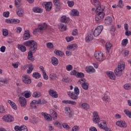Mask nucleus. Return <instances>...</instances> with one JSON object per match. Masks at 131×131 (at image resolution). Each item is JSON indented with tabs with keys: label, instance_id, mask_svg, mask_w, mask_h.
I'll return each mask as SVG.
<instances>
[{
	"label": "nucleus",
	"instance_id": "338daca9",
	"mask_svg": "<svg viewBox=\"0 0 131 131\" xmlns=\"http://www.w3.org/2000/svg\"><path fill=\"white\" fill-rule=\"evenodd\" d=\"M89 131H98V130L97 129V128H96V127L91 126L89 129Z\"/></svg>",
	"mask_w": 131,
	"mask_h": 131
},
{
	"label": "nucleus",
	"instance_id": "603ef678",
	"mask_svg": "<svg viewBox=\"0 0 131 131\" xmlns=\"http://www.w3.org/2000/svg\"><path fill=\"white\" fill-rule=\"evenodd\" d=\"M3 34L4 36H8L9 35V31L7 29L3 30Z\"/></svg>",
	"mask_w": 131,
	"mask_h": 131
},
{
	"label": "nucleus",
	"instance_id": "a211bd4d",
	"mask_svg": "<svg viewBox=\"0 0 131 131\" xmlns=\"http://www.w3.org/2000/svg\"><path fill=\"white\" fill-rule=\"evenodd\" d=\"M98 123V126L102 129H105L107 127V124L105 121H99Z\"/></svg>",
	"mask_w": 131,
	"mask_h": 131
},
{
	"label": "nucleus",
	"instance_id": "c03bdc74",
	"mask_svg": "<svg viewBox=\"0 0 131 131\" xmlns=\"http://www.w3.org/2000/svg\"><path fill=\"white\" fill-rule=\"evenodd\" d=\"M124 112L126 114V116L131 118V112L128 110H124Z\"/></svg>",
	"mask_w": 131,
	"mask_h": 131
},
{
	"label": "nucleus",
	"instance_id": "aec40b11",
	"mask_svg": "<svg viewBox=\"0 0 131 131\" xmlns=\"http://www.w3.org/2000/svg\"><path fill=\"white\" fill-rule=\"evenodd\" d=\"M29 38H30V32L29 30H26L23 36V39L24 40H27V39H29Z\"/></svg>",
	"mask_w": 131,
	"mask_h": 131
},
{
	"label": "nucleus",
	"instance_id": "a878e982",
	"mask_svg": "<svg viewBox=\"0 0 131 131\" xmlns=\"http://www.w3.org/2000/svg\"><path fill=\"white\" fill-rule=\"evenodd\" d=\"M77 48V45L74 44H71L67 47V50L68 51H75V49Z\"/></svg>",
	"mask_w": 131,
	"mask_h": 131
},
{
	"label": "nucleus",
	"instance_id": "393cba45",
	"mask_svg": "<svg viewBox=\"0 0 131 131\" xmlns=\"http://www.w3.org/2000/svg\"><path fill=\"white\" fill-rule=\"evenodd\" d=\"M16 13L18 17H23L24 10L22 8H18L16 10Z\"/></svg>",
	"mask_w": 131,
	"mask_h": 131
},
{
	"label": "nucleus",
	"instance_id": "5701e85b",
	"mask_svg": "<svg viewBox=\"0 0 131 131\" xmlns=\"http://www.w3.org/2000/svg\"><path fill=\"white\" fill-rule=\"evenodd\" d=\"M85 70L88 73H95L96 70L94 69L93 66H90L85 68Z\"/></svg>",
	"mask_w": 131,
	"mask_h": 131
},
{
	"label": "nucleus",
	"instance_id": "a19ab883",
	"mask_svg": "<svg viewBox=\"0 0 131 131\" xmlns=\"http://www.w3.org/2000/svg\"><path fill=\"white\" fill-rule=\"evenodd\" d=\"M33 98H39L41 96V93L39 92H35L32 95Z\"/></svg>",
	"mask_w": 131,
	"mask_h": 131
},
{
	"label": "nucleus",
	"instance_id": "58836bf2",
	"mask_svg": "<svg viewBox=\"0 0 131 131\" xmlns=\"http://www.w3.org/2000/svg\"><path fill=\"white\" fill-rule=\"evenodd\" d=\"M120 73V70L119 69H116L115 70V74L116 75V76H121V75L122 74V71H121V74Z\"/></svg>",
	"mask_w": 131,
	"mask_h": 131
},
{
	"label": "nucleus",
	"instance_id": "774afa93",
	"mask_svg": "<svg viewBox=\"0 0 131 131\" xmlns=\"http://www.w3.org/2000/svg\"><path fill=\"white\" fill-rule=\"evenodd\" d=\"M79 127L78 126H75L72 128V131H78Z\"/></svg>",
	"mask_w": 131,
	"mask_h": 131
},
{
	"label": "nucleus",
	"instance_id": "6e6d98bb",
	"mask_svg": "<svg viewBox=\"0 0 131 131\" xmlns=\"http://www.w3.org/2000/svg\"><path fill=\"white\" fill-rule=\"evenodd\" d=\"M66 38L68 42H70V41H72V40L74 39V37H73V36L67 37Z\"/></svg>",
	"mask_w": 131,
	"mask_h": 131
},
{
	"label": "nucleus",
	"instance_id": "4d7b16f0",
	"mask_svg": "<svg viewBox=\"0 0 131 131\" xmlns=\"http://www.w3.org/2000/svg\"><path fill=\"white\" fill-rule=\"evenodd\" d=\"M3 16L4 17H5V18H9V16H10V12H4L3 13Z\"/></svg>",
	"mask_w": 131,
	"mask_h": 131
},
{
	"label": "nucleus",
	"instance_id": "864d4df0",
	"mask_svg": "<svg viewBox=\"0 0 131 131\" xmlns=\"http://www.w3.org/2000/svg\"><path fill=\"white\" fill-rule=\"evenodd\" d=\"M67 4H68L69 7H70V8H72V7H73V6H74V1H68Z\"/></svg>",
	"mask_w": 131,
	"mask_h": 131
},
{
	"label": "nucleus",
	"instance_id": "2eb2a0df",
	"mask_svg": "<svg viewBox=\"0 0 131 131\" xmlns=\"http://www.w3.org/2000/svg\"><path fill=\"white\" fill-rule=\"evenodd\" d=\"M3 120H4V121H6V122H12V121H14V118L11 115L4 116L3 117Z\"/></svg>",
	"mask_w": 131,
	"mask_h": 131
},
{
	"label": "nucleus",
	"instance_id": "7c9ffc66",
	"mask_svg": "<svg viewBox=\"0 0 131 131\" xmlns=\"http://www.w3.org/2000/svg\"><path fill=\"white\" fill-rule=\"evenodd\" d=\"M59 63V60H58V58H56L55 57H52V63L54 66H57L58 65V63Z\"/></svg>",
	"mask_w": 131,
	"mask_h": 131
},
{
	"label": "nucleus",
	"instance_id": "4c0bfd02",
	"mask_svg": "<svg viewBox=\"0 0 131 131\" xmlns=\"http://www.w3.org/2000/svg\"><path fill=\"white\" fill-rule=\"evenodd\" d=\"M33 12H34V13H42V9L39 7H34L33 8Z\"/></svg>",
	"mask_w": 131,
	"mask_h": 131
},
{
	"label": "nucleus",
	"instance_id": "0e129e2a",
	"mask_svg": "<svg viewBox=\"0 0 131 131\" xmlns=\"http://www.w3.org/2000/svg\"><path fill=\"white\" fill-rule=\"evenodd\" d=\"M20 2H21V0H15V6H16V7H19V5Z\"/></svg>",
	"mask_w": 131,
	"mask_h": 131
},
{
	"label": "nucleus",
	"instance_id": "6ab92c4d",
	"mask_svg": "<svg viewBox=\"0 0 131 131\" xmlns=\"http://www.w3.org/2000/svg\"><path fill=\"white\" fill-rule=\"evenodd\" d=\"M125 68V64H124V62L123 61H120L118 66V69L120 70V74H121V71H123L124 70V69Z\"/></svg>",
	"mask_w": 131,
	"mask_h": 131
},
{
	"label": "nucleus",
	"instance_id": "423d86ee",
	"mask_svg": "<svg viewBox=\"0 0 131 131\" xmlns=\"http://www.w3.org/2000/svg\"><path fill=\"white\" fill-rule=\"evenodd\" d=\"M48 28V26L46 23L40 24L38 25V28L34 30V32H40V31H43Z\"/></svg>",
	"mask_w": 131,
	"mask_h": 131
},
{
	"label": "nucleus",
	"instance_id": "37998d69",
	"mask_svg": "<svg viewBox=\"0 0 131 131\" xmlns=\"http://www.w3.org/2000/svg\"><path fill=\"white\" fill-rule=\"evenodd\" d=\"M91 40H93V36H92V34L88 35L85 38L86 42H90Z\"/></svg>",
	"mask_w": 131,
	"mask_h": 131
},
{
	"label": "nucleus",
	"instance_id": "f704fd0d",
	"mask_svg": "<svg viewBox=\"0 0 131 131\" xmlns=\"http://www.w3.org/2000/svg\"><path fill=\"white\" fill-rule=\"evenodd\" d=\"M60 21L62 23H67L69 21V18L66 17V16H63L61 17Z\"/></svg>",
	"mask_w": 131,
	"mask_h": 131
},
{
	"label": "nucleus",
	"instance_id": "e2e57ef3",
	"mask_svg": "<svg viewBox=\"0 0 131 131\" xmlns=\"http://www.w3.org/2000/svg\"><path fill=\"white\" fill-rule=\"evenodd\" d=\"M17 33H20L22 31V28L18 27L16 28Z\"/></svg>",
	"mask_w": 131,
	"mask_h": 131
},
{
	"label": "nucleus",
	"instance_id": "cd10ccee",
	"mask_svg": "<svg viewBox=\"0 0 131 131\" xmlns=\"http://www.w3.org/2000/svg\"><path fill=\"white\" fill-rule=\"evenodd\" d=\"M17 48L19 51H21L23 53H25V51H27L26 47L24 46L23 45L18 44L17 45Z\"/></svg>",
	"mask_w": 131,
	"mask_h": 131
},
{
	"label": "nucleus",
	"instance_id": "5fc2aeb1",
	"mask_svg": "<svg viewBox=\"0 0 131 131\" xmlns=\"http://www.w3.org/2000/svg\"><path fill=\"white\" fill-rule=\"evenodd\" d=\"M62 126L63 128H66V129H70V126L67 124V123H63Z\"/></svg>",
	"mask_w": 131,
	"mask_h": 131
},
{
	"label": "nucleus",
	"instance_id": "ddd939ff",
	"mask_svg": "<svg viewBox=\"0 0 131 131\" xmlns=\"http://www.w3.org/2000/svg\"><path fill=\"white\" fill-rule=\"evenodd\" d=\"M14 129L15 131H28V129H27V127L25 125H22V126H18L16 125L14 127Z\"/></svg>",
	"mask_w": 131,
	"mask_h": 131
},
{
	"label": "nucleus",
	"instance_id": "680f3d73",
	"mask_svg": "<svg viewBox=\"0 0 131 131\" xmlns=\"http://www.w3.org/2000/svg\"><path fill=\"white\" fill-rule=\"evenodd\" d=\"M53 111V112L52 113V115L53 116V118L54 119H57V118L58 117V114H57V112H56L54 111Z\"/></svg>",
	"mask_w": 131,
	"mask_h": 131
},
{
	"label": "nucleus",
	"instance_id": "c756f323",
	"mask_svg": "<svg viewBox=\"0 0 131 131\" xmlns=\"http://www.w3.org/2000/svg\"><path fill=\"white\" fill-rule=\"evenodd\" d=\"M79 107L82 108V109H84V110H88V109H90V106H89V104L86 103H84L81 105H79Z\"/></svg>",
	"mask_w": 131,
	"mask_h": 131
},
{
	"label": "nucleus",
	"instance_id": "7ed1b4c3",
	"mask_svg": "<svg viewBox=\"0 0 131 131\" xmlns=\"http://www.w3.org/2000/svg\"><path fill=\"white\" fill-rule=\"evenodd\" d=\"M68 95L72 100H77L78 99V95H79V89H78V87L75 86L74 92L69 91L68 92Z\"/></svg>",
	"mask_w": 131,
	"mask_h": 131
},
{
	"label": "nucleus",
	"instance_id": "412c9836",
	"mask_svg": "<svg viewBox=\"0 0 131 131\" xmlns=\"http://www.w3.org/2000/svg\"><path fill=\"white\" fill-rule=\"evenodd\" d=\"M49 94L53 97V98H57L58 94H57V92L54 91V90L50 89L48 91Z\"/></svg>",
	"mask_w": 131,
	"mask_h": 131
},
{
	"label": "nucleus",
	"instance_id": "473e14b6",
	"mask_svg": "<svg viewBox=\"0 0 131 131\" xmlns=\"http://www.w3.org/2000/svg\"><path fill=\"white\" fill-rule=\"evenodd\" d=\"M58 28L60 31H66L67 29L66 26H64V24L60 23L59 25H58Z\"/></svg>",
	"mask_w": 131,
	"mask_h": 131
},
{
	"label": "nucleus",
	"instance_id": "4be33fe9",
	"mask_svg": "<svg viewBox=\"0 0 131 131\" xmlns=\"http://www.w3.org/2000/svg\"><path fill=\"white\" fill-rule=\"evenodd\" d=\"M116 124L120 127H126L127 126L126 122L124 121H118L116 122Z\"/></svg>",
	"mask_w": 131,
	"mask_h": 131
},
{
	"label": "nucleus",
	"instance_id": "13d9d810",
	"mask_svg": "<svg viewBox=\"0 0 131 131\" xmlns=\"http://www.w3.org/2000/svg\"><path fill=\"white\" fill-rule=\"evenodd\" d=\"M72 35L74 36H76V35H78V31L77 29H75L73 31Z\"/></svg>",
	"mask_w": 131,
	"mask_h": 131
},
{
	"label": "nucleus",
	"instance_id": "3c124183",
	"mask_svg": "<svg viewBox=\"0 0 131 131\" xmlns=\"http://www.w3.org/2000/svg\"><path fill=\"white\" fill-rule=\"evenodd\" d=\"M66 68L67 71H71V70L73 69V67L72 66V65L69 64L66 67Z\"/></svg>",
	"mask_w": 131,
	"mask_h": 131
},
{
	"label": "nucleus",
	"instance_id": "8fccbe9b",
	"mask_svg": "<svg viewBox=\"0 0 131 131\" xmlns=\"http://www.w3.org/2000/svg\"><path fill=\"white\" fill-rule=\"evenodd\" d=\"M118 8H120V9H122L123 8V6H124L123 5V3H122V0H119V3L118 5H117Z\"/></svg>",
	"mask_w": 131,
	"mask_h": 131
},
{
	"label": "nucleus",
	"instance_id": "72a5a7b5",
	"mask_svg": "<svg viewBox=\"0 0 131 131\" xmlns=\"http://www.w3.org/2000/svg\"><path fill=\"white\" fill-rule=\"evenodd\" d=\"M71 16H78L79 15V12L77 9H73L71 12Z\"/></svg>",
	"mask_w": 131,
	"mask_h": 131
},
{
	"label": "nucleus",
	"instance_id": "39448f33",
	"mask_svg": "<svg viewBox=\"0 0 131 131\" xmlns=\"http://www.w3.org/2000/svg\"><path fill=\"white\" fill-rule=\"evenodd\" d=\"M94 57L99 62H103L105 60V57H104V54L102 52H95L94 54Z\"/></svg>",
	"mask_w": 131,
	"mask_h": 131
},
{
	"label": "nucleus",
	"instance_id": "2f4dec72",
	"mask_svg": "<svg viewBox=\"0 0 131 131\" xmlns=\"http://www.w3.org/2000/svg\"><path fill=\"white\" fill-rule=\"evenodd\" d=\"M8 102L13 109H14V110H17V105H16L15 102L11 101L10 100H8Z\"/></svg>",
	"mask_w": 131,
	"mask_h": 131
},
{
	"label": "nucleus",
	"instance_id": "49530a36",
	"mask_svg": "<svg viewBox=\"0 0 131 131\" xmlns=\"http://www.w3.org/2000/svg\"><path fill=\"white\" fill-rule=\"evenodd\" d=\"M127 43H128V40L127 39H124L122 40L121 45L123 47H126Z\"/></svg>",
	"mask_w": 131,
	"mask_h": 131
},
{
	"label": "nucleus",
	"instance_id": "de8ad7c7",
	"mask_svg": "<svg viewBox=\"0 0 131 131\" xmlns=\"http://www.w3.org/2000/svg\"><path fill=\"white\" fill-rule=\"evenodd\" d=\"M49 78L51 80H55L57 78V75L55 74H51L49 76Z\"/></svg>",
	"mask_w": 131,
	"mask_h": 131
},
{
	"label": "nucleus",
	"instance_id": "0eeeda50",
	"mask_svg": "<svg viewBox=\"0 0 131 131\" xmlns=\"http://www.w3.org/2000/svg\"><path fill=\"white\" fill-rule=\"evenodd\" d=\"M92 120L94 123H95V124H97V123H99L100 120H101L100 116H99V114L97 112H93Z\"/></svg>",
	"mask_w": 131,
	"mask_h": 131
},
{
	"label": "nucleus",
	"instance_id": "69168bd1",
	"mask_svg": "<svg viewBox=\"0 0 131 131\" xmlns=\"http://www.w3.org/2000/svg\"><path fill=\"white\" fill-rule=\"evenodd\" d=\"M6 112V110L3 106H0V113H5Z\"/></svg>",
	"mask_w": 131,
	"mask_h": 131
},
{
	"label": "nucleus",
	"instance_id": "f257e3e1",
	"mask_svg": "<svg viewBox=\"0 0 131 131\" xmlns=\"http://www.w3.org/2000/svg\"><path fill=\"white\" fill-rule=\"evenodd\" d=\"M24 46L26 47H30L29 51L28 52V59L30 61H34L33 58V53L36 52L37 50V42L33 40H30L24 42Z\"/></svg>",
	"mask_w": 131,
	"mask_h": 131
},
{
	"label": "nucleus",
	"instance_id": "e433bc0d",
	"mask_svg": "<svg viewBox=\"0 0 131 131\" xmlns=\"http://www.w3.org/2000/svg\"><path fill=\"white\" fill-rule=\"evenodd\" d=\"M53 4L55 7H61L62 6V3L60 2V0H53Z\"/></svg>",
	"mask_w": 131,
	"mask_h": 131
},
{
	"label": "nucleus",
	"instance_id": "09e8293b",
	"mask_svg": "<svg viewBox=\"0 0 131 131\" xmlns=\"http://www.w3.org/2000/svg\"><path fill=\"white\" fill-rule=\"evenodd\" d=\"M111 47H112L111 43L107 42L106 43L105 47L106 48V50H107L108 53H109V50L111 49Z\"/></svg>",
	"mask_w": 131,
	"mask_h": 131
},
{
	"label": "nucleus",
	"instance_id": "4468645a",
	"mask_svg": "<svg viewBox=\"0 0 131 131\" xmlns=\"http://www.w3.org/2000/svg\"><path fill=\"white\" fill-rule=\"evenodd\" d=\"M64 111L66 114H67V116H68V117H72L73 113L72 112L71 108L70 107H66L64 108Z\"/></svg>",
	"mask_w": 131,
	"mask_h": 131
},
{
	"label": "nucleus",
	"instance_id": "ea45409f",
	"mask_svg": "<svg viewBox=\"0 0 131 131\" xmlns=\"http://www.w3.org/2000/svg\"><path fill=\"white\" fill-rule=\"evenodd\" d=\"M54 53L57 55V56H59V57H62L63 55H64V53L62 52L60 50H56L54 51Z\"/></svg>",
	"mask_w": 131,
	"mask_h": 131
},
{
	"label": "nucleus",
	"instance_id": "bf43d9fd",
	"mask_svg": "<svg viewBox=\"0 0 131 131\" xmlns=\"http://www.w3.org/2000/svg\"><path fill=\"white\" fill-rule=\"evenodd\" d=\"M17 23H20V19H12V24H17Z\"/></svg>",
	"mask_w": 131,
	"mask_h": 131
},
{
	"label": "nucleus",
	"instance_id": "dca6fc26",
	"mask_svg": "<svg viewBox=\"0 0 131 131\" xmlns=\"http://www.w3.org/2000/svg\"><path fill=\"white\" fill-rule=\"evenodd\" d=\"M41 115L42 116H43L45 119H46L47 121H51V120H52V116L50 114L47 113L42 112Z\"/></svg>",
	"mask_w": 131,
	"mask_h": 131
},
{
	"label": "nucleus",
	"instance_id": "c85d7f7f",
	"mask_svg": "<svg viewBox=\"0 0 131 131\" xmlns=\"http://www.w3.org/2000/svg\"><path fill=\"white\" fill-rule=\"evenodd\" d=\"M21 96H24L25 98L28 99V98H30V97H31V92H30V91H26L24 93H21Z\"/></svg>",
	"mask_w": 131,
	"mask_h": 131
},
{
	"label": "nucleus",
	"instance_id": "052dcab7",
	"mask_svg": "<svg viewBox=\"0 0 131 131\" xmlns=\"http://www.w3.org/2000/svg\"><path fill=\"white\" fill-rule=\"evenodd\" d=\"M108 95H107L106 94H105L103 97V101H105V102H108Z\"/></svg>",
	"mask_w": 131,
	"mask_h": 131
},
{
	"label": "nucleus",
	"instance_id": "bb28decb",
	"mask_svg": "<svg viewBox=\"0 0 131 131\" xmlns=\"http://www.w3.org/2000/svg\"><path fill=\"white\" fill-rule=\"evenodd\" d=\"M32 103H36L37 104L43 105V104H46L47 102L44 99H41L38 100H34L32 101Z\"/></svg>",
	"mask_w": 131,
	"mask_h": 131
},
{
	"label": "nucleus",
	"instance_id": "f8f14e48",
	"mask_svg": "<svg viewBox=\"0 0 131 131\" xmlns=\"http://www.w3.org/2000/svg\"><path fill=\"white\" fill-rule=\"evenodd\" d=\"M22 80L24 83L29 84L31 83V79L28 75H25L22 76Z\"/></svg>",
	"mask_w": 131,
	"mask_h": 131
},
{
	"label": "nucleus",
	"instance_id": "1a4fd4ad",
	"mask_svg": "<svg viewBox=\"0 0 131 131\" xmlns=\"http://www.w3.org/2000/svg\"><path fill=\"white\" fill-rule=\"evenodd\" d=\"M103 26H98L94 30L93 34L94 36L97 37L100 35V33L102 32L103 30Z\"/></svg>",
	"mask_w": 131,
	"mask_h": 131
},
{
	"label": "nucleus",
	"instance_id": "b1692460",
	"mask_svg": "<svg viewBox=\"0 0 131 131\" xmlns=\"http://www.w3.org/2000/svg\"><path fill=\"white\" fill-rule=\"evenodd\" d=\"M106 75L109 77L110 79H112L113 80H115V75H114V73L111 71H107L106 72Z\"/></svg>",
	"mask_w": 131,
	"mask_h": 131
},
{
	"label": "nucleus",
	"instance_id": "f03ea898",
	"mask_svg": "<svg viewBox=\"0 0 131 131\" xmlns=\"http://www.w3.org/2000/svg\"><path fill=\"white\" fill-rule=\"evenodd\" d=\"M105 10V6H102L101 7H98L96 8L95 10V21L96 23H99L103 20L104 17H105V13L103 12Z\"/></svg>",
	"mask_w": 131,
	"mask_h": 131
},
{
	"label": "nucleus",
	"instance_id": "79ce46f5",
	"mask_svg": "<svg viewBox=\"0 0 131 131\" xmlns=\"http://www.w3.org/2000/svg\"><path fill=\"white\" fill-rule=\"evenodd\" d=\"M33 65L32 64H30L28 66V69L27 70V73H31L32 70H33Z\"/></svg>",
	"mask_w": 131,
	"mask_h": 131
},
{
	"label": "nucleus",
	"instance_id": "a18cd8bd",
	"mask_svg": "<svg viewBox=\"0 0 131 131\" xmlns=\"http://www.w3.org/2000/svg\"><path fill=\"white\" fill-rule=\"evenodd\" d=\"M33 77L34 78H35L36 79H37V78H40V74H39V73H37V72L33 73Z\"/></svg>",
	"mask_w": 131,
	"mask_h": 131
},
{
	"label": "nucleus",
	"instance_id": "9b49d317",
	"mask_svg": "<svg viewBox=\"0 0 131 131\" xmlns=\"http://www.w3.org/2000/svg\"><path fill=\"white\" fill-rule=\"evenodd\" d=\"M19 102L20 106L22 107V108H25V107H26V105H27V101H26V98L20 96L19 97Z\"/></svg>",
	"mask_w": 131,
	"mask_h": 131
},
{
	"label": "nucleus",
	"instance_id": "9d476101",
	"mask_svg": "<svg viewBox=\"0 0 131 131\" xmlns=\"http://www.w3.org/2000/svg\"><path fill=\"white\" fill-rule=\"evenodd\" d=\"M70 74L71 75H74V76H76V77H78L79 78L84 77V74H83V73L77 72L76 70H74L71 72Z\"/></svg>",
	"mask_w": 131,
	"mask_h": 131
},
{
	"label": "nucleus",
	"instance_id": "c9c22d12",
	"mask_svg": "<svg viewBox=\"0 0 131 131\" xmlns=\"http://www.w3.org/2000/svg\"><path fill=\"white\" fill-rule=\"evenodd\" d=\"M93 3L94 4V6L96 7V9H98V8H101L102 7H104V5H100V2L97 0H94Z\"/></svg>",
	"mask_w": 131,
	"mask_h": 131
},
{
	"label": "nucleus",
	"instance_id": "6e6552de",
	"mask_svg": "<svg viewBox=\"0 0 131 131\" xmlns=\"http://www.w3.org/2000/svg\"><path fill=\"white\" fill-rule=\"evenodd\" d=\"M43 5L45 6V10L47 12H50L53 8V3L52 2H45L43 3Z\"/></svg>",
	"mask_w": 131,
	"mask_h": 131
},
{
	"label": "nucleus",
	"instance_id": "20e7f679",
	"mask_svg": "<svg viewBox=\"0 0 131 131\" xmlns=\"http://www.w3.org/2000/svg\"><path fill=\"white\" fill-rule=\"evenodd\" d=\"M78 83H80L81 84L82 89L85 90V91H88L89 90V83L86 82V80L84 78H81L78 81Z\"/></svg>",
	"mask_w": 131,
	"mask_h": 131
},
{
	"label": "nucleus",
	"instance_id": "f3484780",
	"mask_svg": "<svg viewBox=\"0 0 131 131\" xmlns=\"http://www.w3.org/2000/svg\"><path fill=\"white\" fill-rule=\"evenodd\" d=\"M112 22H113V19H112V17L111 16H107L105 17L104 19V23L107 26L111 25V23H112Z\"/></svg>",
	"mask_w": 131,
	"mask_h": 131
}]
</instances>
